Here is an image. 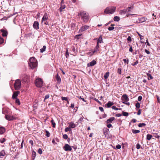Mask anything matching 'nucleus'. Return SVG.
<instances>
[{
	"mask_svg": "<svg viewBox=\"0 0 160 160\" xmlns=\"http://www.w3.org/2000/svg\"><path fill=\"white\" fill-rule=\"evenodd\" d=\"M113 20L115 21H119L120 20V18L118 16H115L113 18Z\"/></svg>",
	"mask_w": 160,
	"mask_h": 160,
	"instance_id": "nucleus-27",
	"label": "nucleus"
},
{
	"mask_svg": "<svg viewBox=\"0 0 160 160\" xmlns=\"http://www.w3.org/2000/svg\"><path fill=\"white\" fill-rule=\"evenodd\" d=\"M147 20V18L145 17L141 18H139L137 20V22L138 23H141Z\"/></svg>",
	"mask_w": 160,
	"mask_h": 160,
	"instance_id": "nucleus-8",
	"label": "nucleus"
},
{
	"mask_svg": "<svg viewBox=\"0 0 160 160\" xmlns=\"http://www.w3.org/2000/svg\"><path fill=\"white\" fill-rule=\"evenodd\" d=\"M15 99H16V101H15L16 103L18 105H20V101L19 99L17 98H16Z\"/></svg>",
	"mask_w": 160,
	"mask_h": 160,
	"instance_id": "nucleus-33",
	"label": "nucleus"
},
{
	"mask_svg": "<svg viewBox=\"0 0 160 160\" xmlns=\"http://www.w3.org/2000/svg\"><path fill=\"white\" fill-rule=\"evenodd\" d=\"M145 52L148 54H150V52L149 51H148V50H147V49H145Z\"/></svg>",
	"mask_w": 160,
	"mask_h": 160,
	"instance_id": "nucleus-62",
	"label": "nucleus"
},
{
	"mask_svg": "<svg viewBox=\"0 0 160 160\" xmlns=\"http://www.w3.org/2000/svg\"><path fill=\"white\" fill-rule=\"evenodd\" d=\"M116 7L111 6L107 8L104 10V12L106 14H112L115 11Z\"/></svg>",
	"mask_w": 160,
	"mask_h": 160,
	"instance_id": "nucleus-3",
	"label": "nucleus"
},
{
	"mask_svg": "<svg viewBox=\"0 0 160 160\" xmlns=\"http://www.w3.org/2000/svg\"><path fill=\"white\" fill-rule=\"evenodd\" d=\"M49 95L48 94V95H46L45 97L44 100L48 99V98H49Z\"/></svg>",
	"mask_w": 160,
	"mask_h": 160,
	"instance_id": "nucleus-59",
	"label": "nucleus"
},
{
	"mask_svg": "<svg viewBox=\"0 0 160 160\" xmlns=\"http://www.w3.org/2000/svg\"><path fill=\"white\" fill-rule=\"evenodd\" d=\"M89 27V26L87 25H85L82 26L79 30V32H82L85 30L88 29Z\"/></svg>",
	"mask_w": 160,
	"mask_h": 160,
	"instance_id": "nucleus-10",
	"label": "nucleus"
},
{
	"mask_svg": "<svg viewBox=\"0 0 160 160\" xmlns=\"http://www.w3.org/2000/svg\"><path fill=\"white\" fill-rule=\"evenodd\" d=\"M4 41L3 39L2 38L0 37V44L3 43Z\"/></svg>",
	"mask_w": 160,
	"mask_h": 160,
	"instance_id": "nucleus-47",
	"label": "nucleus"
},
{
	"mask_svg": "<svg viewBox=\"0 0 160 160\" xmlns=\"http://www.w3.org/2000/svg\"><path fill=\"white\" fill-rule=\"evenodd\" d=\"M69 127L71 129V128H73L75 127V125L74 123H72L70 124L69 125Z\"/></svg>",
	"mask_w": 160,
	"mask_h": 160,
	"instance_id": "nucleus-38",
	"label": "nucleus"
},
{
	"mask_svg": "<svg viewBox=\"0 0 160 160\" xmlns=\"http://www.w3.org/2000/svg\"><path fill=\"white\" fill-rule=\"evenodd\" d=\"M127 40L129 42H131L132 41L131 38L130 36H128L127 38Z\"/></svg>",
	"mask_w": 160,
	"mask_h": 160,
	"instance_id": "nucleus-57",
	"label": "nucleus"
},
{
	"mask_svg": "<svg viewBox=\"0 0 160 160\" xmlns=\"http://www.w3.org/2000/svg\"><path fill=\"white\" fill-rule=\"evenodd\" d=\"M152 137V135L148 134L147 136V139L149 140L151 139Z\"/></svg>",
	"mask_w": 160,
	"mask_h": 160,
	"instance_id": "nucleus-30",
	"label": "nucleus"
},
{
	"mask_svg": "<svg viewBox=\"0 0 160 160\" xmlns=\"http://www.w3.org/2000/svg\"><path fill=\"white\" fill-rule=\"evenodd\" d=\"M21 81L20 79H18L16 80L14 84L15 90H19L21 87Z\"/></svg>",
	"mask_w": 160,
	"mask_h": 160,
	"instance_id": "nucleus-5",
	"label": "nucleus"
},
{
	"mask_svg": "<svg viewBox=\"0 0 160 160\" xmlns=\"http://www.w3.org/2000/svg\"><path fill=\"white\" fill-rule=\"evenodd\" d=\"M29 143L31 144V145H33V141L32 140H30L29 141Z\"/></svg>",
	"mask_w": 160,
	"mask_h": 160,
	"instance_id": "nucleus-64",
	"label": "nucleus"
},
{
	"mask_svg": "<svg viewBox=\"0 0 160 160\" xmlns=\"http://www.w3.org/2000/svg\"><path fill=\"white\" fill-rule=\"evenodd\" d=\"M116 148L118 149H120L121 148V146L119 144H118L116 145Z\"/></svg>",
	"mask_w": 160,
	"mask_h": 160,
	"instance_id": "nucleus-54",
	"label": "nucleus"
},
{
	"mask_svg": "<svg viewBox=\"0 0 160 160\" xmlns=\"http://www.w3.org/2000/svg\"><path fill=\"white\" fill-rule=\"evenodd\" d=\"M5 131V129L2 127H0V134L3 133Z\"/></svg>",
	"mask_w": 160,
	"mask_h": 160,
	"instance_id": "nucleus-20",
	"label": "nucleus"
},
{
	"mask_svg": "<svg viewBox=\"0 0 160 160\" xmlns=\"http://www.w3.org/2000/svg\"><path fill=\"white\" fill-rule=\"evenodd\" d=\"M133 8V7L132 6V7H128L127 9V12H129L130 11H131L132 10Z\"/></svg>",
	"mask_w": 160,
	"mask_h": 160,
	"instance_id": "nucleus-31",
	"label": "nucleus"
},
{
	"mask_svg": "<svg viewBox=\"0 0 160 160\" xmlns=\"http://www.w3.org/2000/svg\"><path fill=\"white\" fill-rule=\"evenodd\" d=\"M0 31L2 32V35L3 37L7 36L8 33L7 31L3 29H1Z\"/></svg>",
	"mask_w": 160,
	"mask_h": 160,
	"instance_id": "nucleus-14",
	"label": "nucleus"
},
{
	"mask_svg": "<svg viewBox=\"0 0 160 160\" xmlns=\"http://www.w3.org/2000/svg\"><path fill=\"white\" fill-rule=\"evenodd\" d=\"M112 125L111 124H109L107 125V126L108 128H111L112 127Z\"/></svg>",
	"mask_w": 160,
	"mask_h": 160,
	"instance_id": "nucleus-63",
	"label": "nucleus"
},
{
	"mask_svg": "<svg viewBox=\"0 0 160 160\" xmlns=\"http://www.w3.org/2000/svg\"><path fill=\"white\" fill-rule=\"evenodd\" d=\"M6 154V153L4 150H2L0 152V158H2V157L4 156Z\"/></svg>",
	"mask_w": 160,
	"mask_h": 160,
	"instance_id": "nucleus-22",
	"label": "nucleus"
},
{
	"mask_svg": "<svg viewBox=\"0 0 160 160\" xmlns=\"http://www.w3.org/2000/svg\"><path fill=\"white\" fill-rule=\"evenodd\" d=\"M123 61L125 63H126L127 64H128V63L129 60L128 59L127 60L126 59H123Z\"/></svg>",
	"mask_w": 160,
	"mask_h": 160,
	"instance_id": "nucleus-40",
	"label": "nucleus"
},
{
	"mask_svg": "<svg viewBox=\"0 0 160 160\" xmlns=\"http://www.w3.org/2000/svg\"><path fill=\"white\" fill-rule=\"evenodd\" d=\"M147 75L149 78H148V79H153V78L151 74H147Z\"/></svg>",
	"mask_w": 160,
	"mask_h": 160,
	"instance_id": "nucleus-46",
	"label": "nucleus"
},
{
	"mask_svg": "<svg viewBox=\"0 0 160 160\" xmlns=\"http://www.w3.org/2000/svg\"><path fill=\"white\" fill-rule=\"evenodd\" d=\"M63 148L65 151H71L72 150L71 147L68 144L65 145Z\"/></svg>",
	"mask_w": 160,
	"mask_h": 160,
	"instance_id": "nucleus-6",
	"label": "nucleus"
},
{
	"mask_svg": "<svg viewBox=\"0 0 160 160\" xmlns=\"http://www.w3.org/2000/svg\"><path fill=\"white\" fill-rule=\"evenodd\" d=\"M72 129L70 128L69 127H68L66 128H65V131L66 132H67L68 131H71Z\"/></svg>",
	"mask_w": 160,
	"mask_h": 160,
	"instance_id": "nucleus-37",
	"label": "nucleus"
},
{
	"mask_svg": "<svg viewBox=\"0 0 160 160\" xmlns=\"http://www.w3.org/2000/svg\"><path fill=\"white\" fill-rule=\"evenodd\" d=\"M154 137L157 138L159 139L160 138V136L158 135L157 134H155Z\"/></svg>",
	"mask_w": 160,
	"mask_h": 160,
	"instance_id": "nucleus-56",
	"label": "nucleus"
},
{
	"mask_svg": "<svg viewBox=\"0 0 160 160\" xmlns=\"http://www.w3.org/2000/svg\"><path fill=\"white\" fill-rule=\"evenodd\" d=\"M138 63V60H137L135 62L133 63L132 64V65L134 66L136 65Z\"/></svg>",
	"mask_w": 160,
	"mask_h": 160,
	"instance_id": "nucleus-53",
	"label": "nucleus"
},
{
	"mask_svg": "<svg viewBox=\"0 0 160 160\" xmlns=\"http://www.w3.org/2000/svg\"><path fill=\"white\" fill-rule=\"evenodd\" d=\"M65 5L63 4L59 8V11L60 12H61L62 10L64 9L65 8Z\"/></svg>",
	"mask_w": 160,
	"mask_h": 160,
	"instance_id": "nucleus-24",
	"label": "nucleus"
},
{
	"mask_svg": "<svg viewBox=\"0 0 160 160\" xmlns=\"http://www.w3.org/2000/svg\"><path fill=\"white\" fill-rule=\"evenodd\" d=\"M127 12V10H121L119 11V13L121 15H125Z\"/></svg>",
	"mask_w": 160,
	"mask_h": 160,
	"instance_id": "nucleus-19",
	"label": "nucleus"
},
{
	"mask_svg": "<svg viewBox=\"0 0 160 160\" xmlns=\"http://www.w3.org/2000/svg\"><path fill=\"white\" fill-rule=\"evenodd\" d=\"M36 155V152L35 151H33L32 152V158L33 160L34 159Z\"/></svg>",
	"mask_w": 160,
	"mask_h": 160,
	"instance_id": "nucleus-25",
	"label": "nucleus"
},
{
	"mask_svg": "<svg viewBox=\"0 0 160 160\" xmlns=\"http://www.w3.org/2000/svg\"><path fill=\"white\" fill-rule=\"evenodd\" d=\"M33 28L36 30L39 29V23L37 21H35L33 25Z\"/></svg>",
	"mask_w": 160,
	"mask_h": 160,
	"instance_id": "nucleus-11",
	"label": "nucleus"
},
{
	"mask_svg": "<svg viewBox=\"0 0 160 160\" xmlns=\"http://www.w3.org/2000/svg\"><path fill=\"white\" fill-rule=\"evenodd\" d=\"M114 29V27H110L108 28V30L109 31H112Z\"/></svg>",
	"mask_w": 160,
	"mask_h": 160,
	"instance_id": "nucleus-48",
	"label": "nucleus"
},
{
	"mask_svg": "<svg viewBox=\"0 0 160 160\" xmlns=\"http://www.w3.org/2000/svg\"><path fill=\"white\" fill-rule=\"evenodd\" d=\"M122 100L124 102H127L129 100V98L126 94H123L122 98Z\"/></svg>",
	"mask_w": 160,
	"mask_h": 160,
	"instance_id": "nucleus-9",
	"label": "nucleus"
},
{
	"mask_svg": "<svg viewBox=\"0 0 160 160\" xmlns=\"http://www.w3.org/2000/svg\"><path fill=\"white\" fill-rule=\"evenodd\" d=\"M38 152L40 154H41L42 153V149L40 148L38 150Z\"/></svg>",
	"mask_w": 160,
	"mask_h": 160,
	"instance_id": "nucleus-50",
	"label": "nucleus"
},
{
	"mask_svg": "<svg viewBox=\"0 0 160 160\" xmlns=\"http://www.w3.org/2000/svg\"><path fill=\"white\" fill-rule=\"evenodd\" d=\"M48 18V16L47 15V13H45L44 14V15L42 19V22H43V21H46Z\"/></svg>",
	"mask_w": 160,
	"mask_h": 160,
	"instance_id": "nucleus-17",
	"label": "nucleus"
},
{
	"mask_svg": "<svg viewBox=\"0 0 160 160\" xmlns=\"http://www.w3.org/2000/svg\"><path fill=\"white\" fill-rule=\"evenodd\" d=\"M35 84L37 87L41 88L43 85V82L41 78H37L35 80Z\"/></svg>",
	"mask_w": 160,
	"mask_h": 160,
	"instance_id": "nucleus-4",
	"label": "nucleus"
},
{
	"mask_svg": "<svg viewBox=\"0 0 160 160\" xmlns=\"http://www.w3.org/2000/svg\"><path fill=\"white\" fill-rule=\"evenodd\" d=\"M94 99L97 102H98L100 104H101V102L97 98H95Z\"/></svg>",
	"mask_w": 160,
	"mask_h": 160,
	"instance_id": "nucleus-60",
	"label": "nucleus"
},
{
	"mask_svg": "<svg viewBox=\"0 0 160 160\" xmlns=\"http://www.w3.org/2000/svg\"><path fill=\"white\" fill-rule=\"evenodd\" d=\"M142 97L141 96H140L138 97V100L139 101H140L142 100Z\"/></svg>",
	"mask_w": 160,
	"mask_h": 160,
	"instance_id": "nucleus-55",
	"label": "nucleus"
},
{
	"mask_svg": "<svg viewBox=\"0 0 160 160\" xmlns=\"http://www.w3.org/2000/svg\"><path fill=\"white\" fill-rule=\"evenodd\" d=\"M83 118H81L78 121V123H81V122L83 121Z\"/></svg>",
	"mask_w": 160,
	"mask_h": 160,
	"instance_id": "nucleus-43",
	"label": "nucleus"
},
{
	"mask_svg": "<svg viewBox=\"0 0 160 160\" xmlns=\"http://www.w3.org/2000/svg\"><path fill=\"white\" fill-rule=\"evenodd\" d=\"M114 104L113 103V102H112L111 101H109L108 103L106 104V105H107V107L108 108H110L111 107L112 105Z\"/></svg>",
	"mask_w": 160,
	"mask_h": 160,
	"instance_id": "nucleus-23",
	"label": "nucleus"
},
{
	"mask_svg": "<svg viewBox=\"0 0 160 160\" xmlns=\"http://www.w3.org/2000/svg\"><path fill=\"white\" fill-rule=\"evenodd\" d=\"M109 132V130L107 128L105 129V130H104L103 133L105 137H106V136L108 134Z\"/></svg>",
	"mask_w": 160,
	"mask_h": 160,
	"instance_id": "nucleus-18",
	"label": "nucleus"
},
{
	"mask_svg": "<svg viewBox=\"0 0 160 160\" xmlns=\"http://www.w3.org/2000/svg\"><path fill=\"white\" fill-rule=\"evenodd\" d=\"M122 114L123 116H127L128 115V112L124 111L122 112Z\"/></svg>",
	"mask_w": 160,
	"mask_h": 160,
	"instance_id": "nucleus-36",
	"label": "nucleus"
},
{
	"mask_svg": "<svg viewBox=\"0 0 160 160\" xmlns=\"http://www.w3.org/2000/svg\"><path fill=\"white\" fill-rule=\"evenodd\" d=\"M146 125V124L145 123H139L138 125V126L139 127H142L143 126H145V125Z\"/></svg>",
	"mask_w": 160,
	"mask_h": 160,
	"instance_id": "nucleus-35",
	"label": "nucleus"
},
{
	"mask_svg": "<svg viewBox=\"0 0 160 160\" xmlns=\"http://www.w3.org/2000/svg\"><path fill=\"white\" fill-rule=\"evenodd\" d=\"M5 118L8 121L13 120L16 119L13 116H10L8 115H5Z\"/></svg>",
	"mask_w": 160,
	"mask_h": 160,
	"instance_id": "nucleus-7",
	"label": "nucleus"
},
{
	"mask_svg": "<svg viewBox=\"0 0 160 160\" xmlns=\"http://www.w3.org/2000/svg\"><path fill=\"white\" fill-rule=\"evenodd\" d=\"M132 132L133 133L136 134L140 132V131L138 130L132 129Z\"/></svg>",
	"mask_w": 160,
	"mask_h": 160,
	"instance_id": "nucleus-29",
	"label": "nucleus"
},
{
	"mask_svg": "<svg viewBox=\"0 0 160 160\" xmlns=\"http://www.w3.org/2000/svg\"><path fill=\"white\" fill-rule=\"evenodd\" d=\"M20 93L19 91H17L16 92H14L12 96V98L13 99H16L17 98V96L18 94Z\"/></svg>",
	"mask_w": 160,
	"mask_h": 160,
	"instance_id": "nucleus-12",
	"label": "nucleus"
},
{
	"mask_svg": "<svg viewBox=\"0 0 160 160\" xmlns=\"http://www.w3.org/2000/svg\"><path fill=\"white\" fill-rule=\"evenodd\" d=\"M77 97L80 99L82 100L84 102H86V101L83 98H82L81 96H78Z\"/></svg>",
	"mask_w": 160,
	"mask_h": 160,
	"instance_id": "nucleus-45",
	"label": "nucleus"
},
{
	"mask_svg": "<svg viewBox=\"0 0 160 160\" xmlns=\"http://www.w3.org/2000/svg\"><path fill=\"white\" fill-rule=\"evenodd\" d=\"M136 108H139L140 107V104L139 102H137L135 105Z\"/></svg>",
	"mask_w": 160,
	"mask_h": 160,
	"instance_id": "nucleus-39",
	"label": "nucleus"
},
{
	"mask_svg": "<svg viewBox=\"0 0 160 160\" xmlns=\"http://www.w3.org/2000/svg\"><path fill=\"white\" fill-rule=\"evenodd\" d=\"M45 131L46 132V136L47 137H49L50 135V133L48 131L46 130H45Z\"/></svg>",
	"mask_w": 160,
	"mask_h": 160,
	"instance_id": "nucleus-34",
	"label": "nucleus"
},
{
	"mask_svg": "<svg viewBox=\"0 0 160 160\" xmlns=\"http://www.w3.org/2000/svg\"><path fill=\"white\" fill-rule=\"evenodd\" d=\"M63 137L64 139H67L68 138V136L67 134H65L63 135Z\"/></svg>",
	"mask_w": 160,
	"mask_h": 160,
	"instance_id": "nucleus-52",
	"label": "nucleus"
},
{
	"mask_svg": "<svg viewBox=\"0 0 160 160\" xmlns=\"http://www.w3.org/2000/svg\"><path fill=\"white\" fill-rule=\"evenodd\" d=\"M114 119L115 118L114 117H111L107 120L106 122L107 124L109 123H112V121H113Z\"/></svg>",
	"mask_w": 160,
	"mask_h": 160,
	"instance_id": "nucleus-16",
	"label": "nucleus"
},
{
	"mask_svg": "<svg viewBox=\"0 0 160 160\" xmlns=\"http://www.w3.org/2000/svg\"><path fill=\"white\" fill-rule=\"evenodd\" d=\"M138 34L139 36L140 37V39L141 40L142 39H143V36L141 35L138 32Z\"/></svg>",
	"mask_w": 160,
	"mask_h": 160,
	"instance_id": "nucleus-58",
	"label": "nucleus"
},
{
	"mask_svg": "<svg viewBox=\"0 0 160 160\" xmlns=\"http://www.w3.org/2000/svg\"><path fill=\"white\" fill-rule=\"evenodd\" d=\"M62 100H65L68 102V98L67 97H62Z\"/></svg>",
	"mask_w": 160,
	"mask_h": 160,
	"instance_id": "nucleus-41",
	"label": "nucleus"
},
{
	"mask_svg": "<svg viewBox=\"0 0 160 160\" xmlns=\"http://www.w3.org/2000/svg\"><path fill=\"white\" fill-rule=\"evenodd\" d=\"M79 15L81 17L82 19H83V22H87L89 18L88 14L85 12L83 11L80 12Z\"/></svg>",
	"mask_w": 160,
	"mask_h": 160,
	"instance_id": "nucleus-1",
	"label": "nucleus"
},
{
	"mask_svg": "<svg viewBox=\"0 0 160 160\" xmlns=\"http://www.w3.org/2000/svg\"><path fill=\"white\" fill-rule=\"evenodd\" d=\"M46 47L44 45V46H43L42 48H41L40 49V52H43L45 51L46 50Z\"/></svg>",
	"mask_w": 160,
	"mask_h": 160,
	"instance_id": "nucleus-28",
	"label": "nucleus"
},
{
	"mask_svg": "<svg viewBox=\"0 0 160 160\" xmlns=\"http://www.w3.org/2000/svg\"><path fill=\"white\" fill-rule=\"evenodd\" d=\"M56 79L57 81V82L59 84H60L61 82V79L58 73L56 76Z\"/></svg>",
	"mask_w": 160,
	"mask_h": 160,
	"instance_id": "nucleus-15",
	"label": "nucleus"
},
{
	"mask_svg": "<svg viewBox=\"0 0 160 160\" xmlns=\"http://www.w3.org/2000/svg\"><path fill=\"white\" fill-rule=\"evenodd\" d=\"M29 65L31 68L32 69L37 66V60L34 57H32L30 58Z\"/></svg>",
	"mask_w": 160,
	"mask_h": 160,
	"instance_id": "nucleus-2",
	"label": "nucleus"
},
{
	"mask_svg": "<svg viewBox=\"0 0 160 160\" xmlns=\"http://www.w3.org/2000/svg\"><path fill=\"white\" fill-rule=\"evenodd\" d=\"M136 148L137 149H139L141 148V145L138 143L136 145Z\"/></svg>",
	"mask_w": 160,
	"mask_h": 160,
	"instance_id": "nucleus-49",
	"label": "nucleus"
},
{
	"mask_svg": "<svg viewBox=\"0 0 160 160\" xmlns=\"http://www.w3.org/2000/svg\"><path fill=\"white\" fill-rule=\"evenodd\" d=\"M96 64V62L94 60H93L92 61L88 64L89 66H93Z\"/></svg>",
	"mask_w": 160,
	"mask_h": 160,
	"instance_id": "nucleus-13",
	"label": "nucleus"
},
{
	"mask_svg": "<svg viewBox=\"0 0 160 160\" xmlns=\"http://www.w3.org/2000/svg\"><path fill=\"white\" fill-rule=\"evenodd\" d=\"M99 44L97 43V44L95 48V50L93 52V53H94L95 52L97 51L98 50V48H99Z\"/></svg>",
	"mask_w": 160,
	"mask_h": 160,
	"instance_id": "nucleus-26",
	"label": "nucleus"
},
{
	"mask_svg": "<svg viewBox=\"0 0 160 160\" xmlns=\"http://www.w3.org/2000/svg\"><path fill=\"white\" fill-rule=\"evenodd\" d=\"M69 56V53L68 52V50H67V52L66 53V57L67 58H68V57Z\"/></svg>",
	"mask_w": 160,
	"mask_h": 160,
	"instance_id": "nucleus-61",
	"label": "nucleus"
},
{
	"mask_svg": "<svg viewBox=\"0 0 160 160\" xmlns=\"http://www.w3.org/2000/svg\"><path fill=\"white\" fill-rule=\"evenodd\" d=\"M102 36H100L97 39V43L99 44V43H101L102 42Z\"/></svg>",
	"mask_w": 160,
	"mask_h": 160,
	"instance_id": "nucleus-21",
	"label": "nucleus"
},
{
	"mask_svg": "<svg viewBox=\"0 0 160 160\" xmlns=\"http://www.w3.org/2000/svg\"><path fill=\"white\" fill-rule=\"evenodd\" d=\"M121 69L120 68H118L117 71V73L121 75Z\"/></svg>",
	"mask_w": 160,
	"mask_h": 160,
	"instance_id": "nucleus-44",
	"label": "nucleus"
},
{
	"mask_svg": "<svg viewBox=\"0 0 160 160\" xmlns=\"http://www.w3.org/2000/svg\"><path fill=\"white\" fill-rule=\"evenodd\" d=\"M112 108L113 109L118 110L119 109V108H116L115 106H113L112 107Z\"/></svg>",
	"mask_w": 160,
	"mask_h": 160,
	"instance_id": "nucleus-51",
	"label": "nucleus"
},
{
	"mask_svg": "<svg viewBox=\"0 0 160 160\" xmlns=\"http://www.w3.org/2000/svg\"><path fill=\"white\" fill-rule=\"evenodd\" d=\"M109 76V72H107L104 75V78L105 79L107 78Z\"/></svg>",
	"mask_w": 160,
	"mask_h": 160,
	"instance_id": "nucleus-32",
	"label": "nucleus"
},
{
	"mask_svg": "<svg viewBox=\"0 0 160 160\" xmlns=\"http://www.w3.org/2000/svg\"><path fill=\"white\" fill-rule=\"evenodd\" d=\"M6 141L5 139L4 138L0 139V142L1 143H3Z\"/></svg>",
	"mask_w": 160,
	"mask_h": 160,
	"instance_id": "nucleus-42",
	"label": "nucleus"
}]
</instances>
